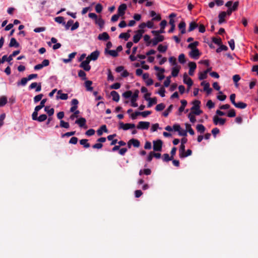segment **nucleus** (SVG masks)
<instances>
[{
  "mask_svg": "<svg viewBox=\"0 0 258 258\" xmlns=\"http://www.w3.org/2000/svg\"><path fill=\"white\" fill-rule=\"evenodd\" d=\"M226 12H222L219 13L218 16L219 21L218 22L220 24L225 22V19L226 17Z\"/></svg>",
  "mask_w": 258,
  "mask_h": 258,
  "instance_id": "obj_20",
  "label": "nucleus"
},
{
  "mask_svg": "<svg viewBox=\"0 0 258 258\" xmlns=\"http://www.w3.org/2000/svg\"><path fill=\"white\" fill-rule=\"evenodd\" d=\"M199 42L198 41H195L193 43H190L188 45V48H190L191 50L192 49H197L196 47L198 45Z\"/></svg>",
  "mask_w": 258,
  "mask_h": 258,
  "instance_id": "obj_56",
  "label": "nucleus"
},
{
  "mask_svg": "<svg viewBox=\"0 0 258 258\" xmlns=\"http://www.w3.org/2000/svg\"><path fill=\"white\" fill-rule=\"evenodd\" d=\"M200 101L195 100L192 102L193 106L191 108V112L195 115H200L202 113V111L200 109Z\"/></svg>",
  "mask_w": 258,
  "mask_h": 258,
  "instance_id": "obj_1",
  "label": "nucleus"
},
{
  "mask_svg": "<svg viewBox=\"0 0 258 258\" xmlns=\"http://www.w3.org/2000/svg\"><path fill=\"white\" fill-rule=\"evenodd\" d=\"M207 77V73L206 72H201L199 74V79L200 80H204V79H206Z\"/></svg>",
  "mask_w": 258,
  "mask_h": 258,
  "instance_id": "obj_61",
  "label": "nucleus"
},
{
  "mask_svg": "<svg viewBox=\"0 0 258 258\" xmlns=\"http://www.w3.org/2000/svg\"><path fill=\"white\" fill-rule=\"evenodd\" d=\"M203 90L206 92L208 95L210 94L212 91V88L210 87V84H207L206 86H204Z\"/></svg>",
  "mask_w": 258,
  "mask_h": 258,
  "instance_id": "obj_46",
  "label": "nucleus"
},
{
  "mask_svg": "<svg viewBox=\"0 0 258 258\" xmlns=\"http://www.w3.org/2000/svg\"><path fill=\"white\" fill-rule=\"evenodd\" d=\"M227 49L228 47L224 45H220V46L216 49V52L217 53H219L223 50H227Z\"/></svg>",
  "mask_w": 258,
  "mask_h": 258,
  "instance_id": "obj_58",
  "label": "nucleus"
},
{
  "mask_svg": "<svg viewBox=\"0 0 258 258\" xmlns=\"http://www.w3.org/2000/svg\"><path fill=\"white\" fill-rule=\"evenodd\" d=\"M49 61L48 59H44L40 64H38L34 67L35 70H39L42 69L44 67H47L49 65Z\"/></svg>",
  "mask_w": 258,
  "mask_h": 258,
  "instance_id": "obj_12",
  "label": "nucleus"
},
{
  "mask_svg": "<svg viewBox=\"0 0 258 258\" xmlns=\"http://www.w3.org/2000/svg\"><path fill=\"white\" fill-rule=\"evenodd\" d=\"M183 82L184 84H186L188 86V89H189L191 86L193 84V82L190 78H189L188 75L185 73L183 75Z\"/></svg>",
  "mask_w": 258,
  "mask_h": 258,
  "instance_id": "obj_9",
  "label": "nucleus"
},
{
  "mask_svg": "<svg viewBox=\"0 0 258 258\" xmlns=\"http://www.w3.org/2000/svg\"><path fill=\"white\" fill-rule=\"evenodd\" d=\"M178 28L180 30L181 34L185 33V23L184 22H180L178 25Z\"/></svg>",
  "mask_w": 258,
  "mask_h": 258,
  "instance_id": "obj_33",
  "label": "nucleus"
},
{
  "mask_svg": "<svg viewBox=\"0 0 258 258\" xmlns=\"http://www.w3.org/2000/svg\"><path fill=\"white\" fill-rule=\"evenodd\" d=\"M162 142L158 140L153 141V150L155 151H161L162 150Z\"/></svg>",
  "mask_w": 258,
  "mask_h": 258,
  "instance_id": "obj_6",
  "label": "nucleus"
},
{
  "mask_svg": "<svg viewBox=\"0 0 258 258\" xmlns=\"http://www.w3.org/2000/svg\"><path fill=\"white\" fill-rule=\"evenodd\" d=\"M7 103V98L5 96L0 98V106H4Z\"/></svg>",
  "mask_w": 258,
  "mask_h": 258,
  "instance_id": "obj_48",
  "label": "nucleus"
},
{
  "mask_svg": "<svg viewBox=\"0 0 258 258\" xmlns=\"http://www.w3.org/2000/svg\"><path fill=\"white\" fill-rule=\"evenodd\" d=\"M135 127V124L134 123H124L122 122L119 123V128L123 130L126 131L129 129L134 128Z\"/></svg>",
  "mask_w": 258,
  "mask_h": 258,
  "instance_id": "obj_3",
  "label": "nucleus"
},
{
  "mask_svg": "<svg viewBox=\"0 0 258 258\" xmlns=\"http://www.w3.org/2000/svg\"><path fill=\"white\" fill-rule=\"evenodd\" d=\"M235 107L240 108V109H244L246 107L247 104L245 103L242 102H239L237 103H235V104L233 105Z\"/></svg>",
  "mask_w": 258,
  "mask_h": 258,
  "instance_id": "obj_28",
  "label": "nucleus"
},
{
  "mask_svg": "<svg viewBox=\"0 0 258 258\" xmlns=\"http://www.w3.org/2000/svg\"><path fill=\"white\" fill-rule=\"evenodd\" d=\"M144 40L147 42V46H149L151 43L152 40H150V36L147 34L144 36Z\"/></svg>",
  "mask_w": 258,
  "mask_h": 258,
  "instance_id": "obj_44",
  "label": "nucleus"
},
{
  "mask_svg": "<svg viewBox=\"0 0 258 258\" xmlns=\"http://www.w3.org/2000/svg\"><path fill=\"white\" fill-rule=\"evenodd\" d=\"M198 27V25L195 22H191L190 23L188 31H191Z\"/></svg>",
  "mask_w": 258,
  "mask_h": 258,
  "instance_id": "obj_57",
  "label": "nucleus"
},
{
  "mask_svg": "<svg viewBox=\"0 0 258 258\" xmlns=\"http://www.w3.org/2000/svg\"><path fill=\"white\" fill-rule=\"evenodd\" d=\"M239 6V2L238 1L235 2L233 3L232 1H230L227 2L225 4V6L231 10L233 11H235L237 10L238 7Z\"/></svg>",
  "mask_w": 258,
  "mask_h": 258,
  "instance_id": "obj_2",
  "label": "nucleus"
},
{
  "mask_svg": "<svg viewBox=\"0 0 258 258\" xmlns=\"http://www.w3.org/2000/svg\"><path fill=\"white\" fill-rule=\"evenodd\" d=\"M98 39L100 40L106 41L109 39V36L106 32H103L98 35Z\"/></svg>",
  "mask_w": 258,
  "mask_h": 258,
  "instance_id": "obj_21",
  "label": "nucleus"
},
{
  "mask_svg": "<svg viewBox=\"0 0 258 258\" xmlns=\"http://www.w3.org/2000/svg\"><path fill=\"white\" fill-rule=\"evenodd\" d=\"M196 128L198 132H200L201 134L204 133L206 130L205 126L201 124H198L197 125Z\"/></svg>",
  "mask_w": 258,
  "mask_h": 258,
  "instance_id": "obj_37",
  "label": "nucleus"
},
{
  "mask_svg": "<svg viewBox=\"0 0 258 258\" xmlns=\"http://www.w3.org/2000/svg\"><path fill=\"white\" fill-rule=\"evenodd\" d=\"M54 21L59 24H62V25H65V22L64 21V18L62 17L59 16V17H55L54 18Z\"/></svg>",
  "mask_w": 258,
  "mask_h": 258,
  "instance_id": "obj_39",
  "label": "nucleus"
},
{
  "mask_svg": "<svg viewBox=\"0 0 258 258\" xmlns=\"http://www.w3.org/2000/svg\"><path fill=\"white\" fill-rule=\"evenodd\" d=\"M44 110L47 112L49 116H51L54 114V110L52 108H50L49 106H45L44 107Z\"/></svg>",
  "mask_w": 258,
  "mask_h": 258,
  "instance_id": "obj_30",
  "label": "nucleus"
},
{
  "mask_svg": "<svg viewBox=\"0 0 258 258\" xmlns=\"http://www.w3.org/2000/svg\"><path fill=\"white\" fill-rule=\"evenodd\" d=\"M46 119L47 116L46 114H41L37 118L36 120L39 122H42L45 120Z\"/></svg>",
  "mask_w": 258,
  "mask_h": 258,
  "instance_id": "obj_63",
  "label": "nucleus"
},
{
  "mask_svg": "<svg viewBox=\"0 0 258 258\" xmlns=\"http://www.w3.org/2000/svg\"><path fill=\"white\" fill-rule=\"evenodd\" d=\"M86 123V120L85 118L81 117L78 119L76 120L75 121V123L78 124L80 127H84L86 128L87 127L85 126Z\"/></svg>",
  "mask_w": 258,
  "mask_h": 258,
  "instance_id": "obj_14",
  "label": "nucleus"
},
{
  "mask_svg": "<svg viewBox=\"0 0 258 258\" xmlns=\"http://www.w3.org/2000/svg\"><path fill=\"white\" fill-rule=\"evenodd\" d=\"M188 118L189 119L190 122L192 123H195L196 121V117L194 116V114L192 112H190L189 113L188 115Z\"/></svg>",
  "mask_w": 258,
  "mask_h": 258,
  "instance_id": "obj_60",
  "label": "nucleus"
},
{
  "mask_svg": "<svg viewBox=\"0 0 258 258\" xmlns=\"http://www.w3.org/2000/svg\"><path fill=\"white\" fill-rule=\"evenodd\" d=\"M185 125L186 128V131L188 132L190 135H194L195 134V132L191 127V125L188 123H185Z\"/></svg>",
  "mask_w": 258,
  "mask_h": 258,
  "instance_id": "obj_41",
  "label": "nucleus"
},
{
  "mask_svg": "<svg viewBox=\"0 0 258 258\" xmlns=\"http://www.w3.org/2000/svg\"><path fill=\"white\" fill-rule=\"evenodd\" d=\"M110 95L112 97V100L115 102H118L119 100V95L115 91H112L110 93Z\"/></svg>",
  "mask_w": 258,
  "mask_h": 258,
  "instance_id": "obj_23",
  "label": "nucleus"
},
{
  "mask_svg": "<svg viewBox=\"0 0 258 258\" xmlns=\"http://www.w3.org/2000/svg\"><path fill=\"white\" fill-rule=\"evenodd\" d=\"M165 107V106L163 103H160V104H158L156 106L155 109L157 111H160L163 110L164 109Z\"/></svg>",
  "mask_w": 258,
  "mask_h": 258,
  "instance_id": "obj_54",
  "label": "nucleus"
},
{
  "mask_svg": "<svg viewBox=\"0 0 258 258\" xmlns=\"http://www.w3.org/2000/svg\"><path fill=\"white\" fill-rule=\"evenodd\" d=\"M150 16L153 18L152 20L159 21L161 18L159 15H157L155 12L152 11L150 12Z\"/></svg>",
  "mask_w": 258,
  "mask_h": 258,
  "instance_id": "obj_27",
  "label": "nucleus"
},
{
  "mask_svg": "<svg viewBox=\"0 0 258 258\" xmlns=\"http://www.w3.org/2000/svg\"><path fill=\"white\" fill-rule=\"evenodd\" d=\"M150 122L148 121H140L137 125V128L140 130H147L150 126Z\"/></svg>",
  "mask_w": 258,
  "mask_h": 258,
  "instance_id": "obj_8",
  "label": "nucleus"
},
{
  "mask_svg": "<svg viewBox=\"0 0 258 258\" xmlns=\"http://www.w3.org/2000/svg\"><path fill=\"white\" fill-rule=\"evenodd\" d=\"M219 94L220 95L217 96V98L220 101H224L226 98V96L223 94L221 91H219Z\"/></svg>",
  "mask_w": 258,
  "mask_h": 258,
  "instance_id": "obj_49",
  "label": "nucleus"
},
{
  "mask_svg": "<svg viewBox=\"0 0 258 258\" xmlns=\"http://www.w3.org/2000/svg\"><path fill=\"white\" fill-rule=\"evenodd\" d=\"M46 99H42L41 101L40 104L38 106H36L35 108H36L37 109L40 110L41 109H42L43 107H44L45 103H46Z\"/></svg>",
  "mask_w": 258,
  "mask_h": 258,
  "instance_id": "obj_40",
  "label": "nucleus"
},
{
  "mask_svg": "<svg viewBox=\"0 0 258 258\" xmlns=\"http://www.w3.org/2000/svg\"><path fill=\"white\" fill-rule=\"evenodd\" d=\"M9 46L18 47L19 46V44L17 42L15 38H12L10 40Z\"/></svg>",
  "mask_w": 258,
  "mask_h": 258,
  "instance_id": "obj_29",
  "label": "nucleus"
},
{
  "mask_svg": "<svg viewBox=\"0 0 258 258\" xmlns=\"http://www.w3.org/2000/svg\"><path fill=\"white\" fill-rule=\"evenodd\" d=\"M100 54V52L98 50H95L92 52L89 55H88V58L92 60L95 61L97 59Z\"/></svg>",
  "mask_w": 258,
  "mask_h": 258,
  "instance_id": "obj_15",
  "label": "nucleus"
},
{
  "mask_svg": "<svg viewBox=\"0 0 258 258\" xmlns=\"http://www.w3.org/2000/svg\"><path fill=\"white\" fill-rule=\"evenodd\" d=\"M126 8L127 7L125 4H123L120 5L118 8V14L120 16L124 15Z\"/></svg>",
  "mask_w": 258,
  "mask_h": 258,
  "instance_id": "obj_18",
  "label": "nucleus"
},
{
  "mask_svg": "<svg viewBox=\"0 0 258 258\" xmlns=\"http://www.w3.org/2000/svg\"><path fill=\"white\" fill-rule=\"evenodd\" d=\"M27 79H28L27 77V78H23L21 79V81L17 82V85L18 86H25L26 85L27 82L29 81L28 80H27Z\"/></svg>",
  "mask_w": 258,
  "mask_h": 258,
  "instance_id": "obj_35",
  "label": "nucleus"
},
{
  "mask_svg": "<svg viewBox=\"0 0 258 258\" xmlns=\"http://www.w3.org/2000/svg\"><path fill=\"white\" fill-rule=\"evenodd\" d=\"M80 67L83 68L86 71H89L91 69V66L87 62L82 61L80 64Z\"/></svg>",
  "mask_w": 258,
  "mask_h": 258,
  "instance_id": "obj_25",
  "label": "nucleus"
},
{
  "mask_svg": "<svg viewBox=\"0 0 258 258\" xmlns=\"http://www.w3.org/2000/svg\"><path fill=\"white\" fill-rule=\"evenodd\" d=\"M38 111H39V110L37 109L36 108H35L34 111L33 112V113L32 114V118L33 120H37V118L38 117H37Z\"/></svg>",
  "mask_w": 258,
  "mask_h": 258,
  "instance_id": "obj_59",
  "label": "nucleus"
},
{
  "mask_svg": "<svg viewBox=\"0 0 258 258\" xmlns=\"http://www.w3.org/2000/svg\"><path fill=\"white\" fill-rule=\"evenodd\" d=\"M173 109V105H169V106L167 108V109L164 111V112L163 113V115L165 116V117H167L169 113L172 111Z\"/></svg>",
  "mask_w": 258,
  "mask_h": 258,
  "instance_id": "obj_42",
  "label": "nucleus"
},
{
  "mask_svg": "<svg viewBox=\"0 0 258 258\" xmlns=\"http://www.w3.org/2000/svg\"><path fill=\"white\" fill-rule=\"evenodd\" d=\"M167 49V46H163L161 44H160L158 46V50L160 52H165Z\"/></svg>",
  "mask_w": 258,
  "mask_h": 258,
  "instance_id": "obj_47",
  "label": "nucleus"
},
{
  "mask_svg": "<svg viewBox=\"0 0 258 258\" xmlns=\"http://www.w3.org/2000/svg\"><path fill=\"white\" fill-rule=\"evenodd\" d=\"M144 30H138L136 32V34L133 37V41L134 43H138L142 38L143 34L144 33Z\"/></svg>",
  "mask_w": 258,
  "mask_h": 258,
  "instance_id": "obj_4",
  "label": "nucleus"
},
{
  "mask_svg": "<svg viewBox=\"0 0 258 258\" xmlns=\"http://www.w3.org/2000/svg\"><path fill=\"white\" fill-rule=\"evenodd\" d=\"M146 100L148 101V107H151L153 104L157 103V99L155 97L153 98L146 97Z\"/></svg>",
  "mask_w": 258,
  "mask_h": 258,
  "instance_id": "obj_24",
  "label": "nucleus"
},
{
  "mask_svg": "<svg viewBox=\"0 0 258 258\" xmlns=\"http://www.w3.org/2000/svg\"><path fill=\"white\" fill-rule=\"evenodd\" d=\"M80 143L83 145L85 148H88L90 147V144L88 143V140L82 139L80 141Z\"/></svg>",
  "mask_w": 258,
  "mask_h": 258,
  "instance_id": "obj_38",
  "label": "nucleus"
},
{
  "mask_svg": "<svg viewBox=\"0 0 258 258\" xmlns=\"http://www.w3.org/2000/svg\"><path fill=\"white\" fill-rule=\"evenodd\" d=\"M131 145H133L135 147H139L140 145V143L139 140L135 139H132L130 140L128 142V147L129 148H131Z\"/></svg>",
  "mask_w": 258,
  "mask_h": 258,
  "instance_id": "obj_17",
  "label": "nucleus"
},
{
  "mask_svg": "<svg viewBox=\"0 0 258 258\" xmlns=\"http://www.w3.org/2000/svg\"><path fill=\"white\" fill-rule=\"evenodd\" d=\"M60 126L61 127L68 128L70 127L69 123L67 122H65L62 120H61L60 121Z\"/></svg>",
  "mask_w": 258,
  "mask_h": 258,
  "instance_id": "obj_50",
  "label": "nucleus"
},
{
  "mask_svg": "<svg viewBox=\"0 0 258 258\" xmlns=\"http://www.w3.org/2000/svg\"><path fill=\"white\" fill-rule=\"evenodd\" d=\"M158 128L161 129V128L159 127V125L158 123L153 124L152 125V127L151 128V132H156Z\"/></svg>",
  "mask_w": 258,
  "mask_h": 258,
  "instance_id": "obj_62",
  "label": "nucleus"
},
{
  "mask_svg": "<svg viewBox=\"0 0 258 258\" xmlns=\"http://www.w3.org/2000/svg\"><path fill=\"white\" fill-rule=\"evenodd\" d=\"M181 106L179 108V112L180 113L182 112L184 108H185V107L186 106V104H187V102L186 100H181Z\"/></svg>",
  "mask_w": 258,
  "mask_h": 258,
  "instance_id": "obj_36",
  "label": "nucleus"
},
{
  "mask_svg": "<svg viewBox=\"0 0 258 258\" xmlns=\"http://www.w3.org/2000/svg\"><path fill=\"white\" fill-rule=\"evenodd\" d=\"M74 21L72 19L69 20L67 23H65V25H63L65 26V28L66 30H69L70 27L73 24Z\"/></svg>",
  "mask_w": 258,
  "mask_h": 258,
  "instance_id": "obj_51",
  "label": "nucleus"
},
{
  "mask_svg": "<svg viewBox=\"0 0 258 258\" xmlns=\"http://www.w3.org/2000/svg\"><path fill=\"white\" fill-rule=\"evenodd\" d=\"M164 39V37L163 36L159 35L152 39L151 43L153 46L156 45L159 42H162Z\"/></svg>",
  "mask_w": 258,
  "mask_h": 258,
  "instance_id": "obj_11",
  "label": "nucleus"
},
{
  "mask_svg": "<svg viewBox=\"0 0 258 258\" xmlns=\"http://www.w3.org/2000/svg\"><path fill=\"white\" fill-rule=\"evenodd\" d=\"M115 71L117 73H120L121 77H127L129 76V73L126 70H125L124 67L122 66H119L117 67Z\"/></svg>",
  "mask_w": 258,
  "mask_h": 258,
  "instance_id": "obj_7",
  "label": "nucleus"
},
{
  "mask_svg": "<svg viewBox=\"0 0 258 258\" xmlns=\"http://www.w3.org/2000/svg\"><path fill=\"white\" fill-rule=\"evenodd\" d=\"M213 123L215 125H223L226 122V119L220 118L217 115L214 116L213 118Z\"/></svg>",
  "mask_w": 258,
  "mask_h": 258,
  "instance_id": "obj_5",
  "label": "nucleus"
},
{
  "mask_svg": "<svg viewBox=\"0 0 258 258\" xmlns=\"http://www.w3.org/2000/svg\"><path fill=\"white\" fill-rule=\"evenodd\" d=\"M162 159L165 162H168L173 159V157H170L168 154H164L163 155Z\"/></svg>",
  "mask_w": 258,
  "mask_h": 258,
  "instance_id": "obj_43",
  "label": "nucleus"
},
{
  "mask_svg": "<svg viewBox=\"0 0 258 258\" xmlns=\"http://www.w3.org/2000/svg\"><path fill=\"white\" fill-rule=\"evenodd\" d=\"M189 56L194 59H197L200 55L199 50L198 49H192L189 53Z\"/></svg>",
  "mask_w": 258,
  "mask_h": 258,
  "instance_id": "obj_13",
  "label": "nucleus"
},
{
  "mask_svg": "<svg viewBox=\"0 0 258 258\" xmlns=\"http://www.w3.org/2000/svg\"><path fill=\"white\" fill-rule=\"evenodd\" d=\"M92 84V82L91 81H86L85 82V86L87 90L89 91H91L93 90V88L91 87V85Z\"/></svg>",
  "mask_w": 258,
  "mask_h": 258,
  "instance_id": "obj_34",
  "label": "nucleus"
},
{
  "mask_svg": "<svg viewBox=\"0 0 258 258\" xmlns=\"http://www.w3.org/2000/svg\"><path fill=\"white\" fill-rule=\"evenodd\" d=\"M78 76L79 77L81 78L83 80H86V74L83 71L80 70L78 72Z\"/></svg>",
  "mask_w": 258,
  "mask_h": 258,
  "instance_id": "obj_45",
  "label": "nucleus"
},
{
  "mask_svg": "<svg viewBox=\"0 0 258 258\" xmlns=\"http://www.w3.org/2000/svg\"><path fill=\"white\" fill-rule=\"evenodd\" d=\"M188 66L189 67L188 74L190 76H192L197 68L196 63L194 62H190L188 63Z\"/></svg>",
  "mask_w": 258,
  "mask_h": 258,
  "instance_id": "obj_19",
  "label": "nucleus"
},
{
  "mask_svg": "<svg viewBox=\"0 0 258 258\" xmlns=\"http://www.w3.org/2000/svg\"><path fill=\"white\" fill-rule=\"evenodd\" d=\"M169 23L171 25V28L169 30L168 32L172 33L175 29V21L173 19H170Z\"/></svg>",
  "mask_w": 258,
  "mask_h": 258,
  "instance_id": "obj_32",
  "label": "nucleus"
},
{
  "mask_svg": "<svg viewBox=\"0 0 258 258\" xmlns=\"http://www.w3.org/2000/svg\"><path fill=\"white\" fill-rule=\"evenodd\" d=\"M106 51L112 56L116 57L118 55V52L115 50H109L108 51L106 50Z\"/></svg>",
  "mask_w": 258,
  "mask_h": 258,
  "instance_id": "obj_53",
  "label": "nucleus"
},
{
  "mask_svg": "<svg viewBox=\"0 0 258 258\" xmlns=\"http://www.w3.org/2000/svg\"><path fill=\"white\" fill-rule=\"evenodd\" d=\"M138 93H139V91H137L131 97V106L134 107H137L138 106V104L136 102L137 100V98L138 97Z\"/></svg>",
  "mask_w": 258,
  "mask_h": 258,
  "instance_id": "obj_10",
  "label": "nucleus"
},
{
  "mask_svg": "<svg viewBox=\"0 0 258 258\" xmlns=\"http://www.w3.org/2000/svg\"><path fill=\"white\" fill-rule=\"evenodd\" d=\"M95 23L96 24H97L100 29H102L103 26H104V20L101 18H98L96 20H95Z\"/></svg>",
  "mask_w": 258,
  "mask_h": 258,
  "instance_id": "obj_31",
  "label": "nucleus"
},
{
  "mask_svg": "<svg viewBox=\"0 0 258 258\" xmlns=\"http://www.w3.org/2000/svg\"><path fill=\"white\" fill-rule=\"evenodd\" d=\"M68 98V95L66 93H62L61 90H58L57 91V95L56 96L57 99H61L66 100Z\"/></svg>",
  "mask_w": 258,
  "mask_h": 258,
  "instance_id": "obj_16",
  "label": "nucleus"
},
{
  "mask_svg": "<svg viewBox=\"0 0 258 258\" xmlns=\"http://www.w3.org/2000/svg\"><path fill=\"white\" fill-rule=\"evenodd\" d=\"M103 132L107 133V129L106 126L105 125H102L97 131V135L99 136H101L103 134Z\"/></svg>",
  "mask_w": 258,
  "mask_h": 258,
  "instance_id": "obj_26",
  "label": "nucleus"
},
{
  "mask_svg": "<svg viewBox=\"0 0 258 258\" xmlns=\"http://www.w3.org/2000/svg\"><path fill=\"white\" fill-rule=\"evenodd\" d=\"M178 60L181 63H184L185 62V55L184 54L181 53L178 56Z\"/></svg>",
  "mask_w": 258,
  "mask_h": 258,
  "instance_id": "obj_64",
  "label": "nucleus"
},
{
  "mask_svg": "<svg viewBox=\"0 0 258 258\" xmlns=\"http://www.w3.org/2000/svg\"><path fill=\"white\" fill-rule=\"evenodd\" d=\"M130 37V35L127 33H121L119 36V38L124 39L127 40Z\"/></svg>",
  "mask_w": 258,
  "mask_h": 258,
  "instance_id": "obj_52",
  "label": "nucleus"
},
{
  "mask_svg": "<svg viewBox=\"0 0 258 258\" xmlns=\"http://www.w3.org/2000/svg\"><path fill=\"white\" fill-rule=\"evenodd\" d=\"M180 69V67L178 66H175L172 68V72L171 75L173 77H175L177 76L179 70Z\"/></svg>",
  "mask_w": 258,
  "mask_h": 258,
  "instance_id": "obj_22",
  "label": "nucleus"
},
{
  "mask_svg": "<svg viewBox=\"0 0 258 258\" xmlns=\"http://www.w3.org/2000/svg\"><path fill=\"white\" fill-rule=\"evenodd\" d=\"M43 94H40L39 95H37L36 96H35L34 98V102L35 103H37L38 102H39V101H41L42 100V98L43 97Z\"/></svg>",
  "mask_w": 258,
  "mask_h": 258,
  "instance_id": "obj_55",
  "label": "nucleus"
}]
</instances>
